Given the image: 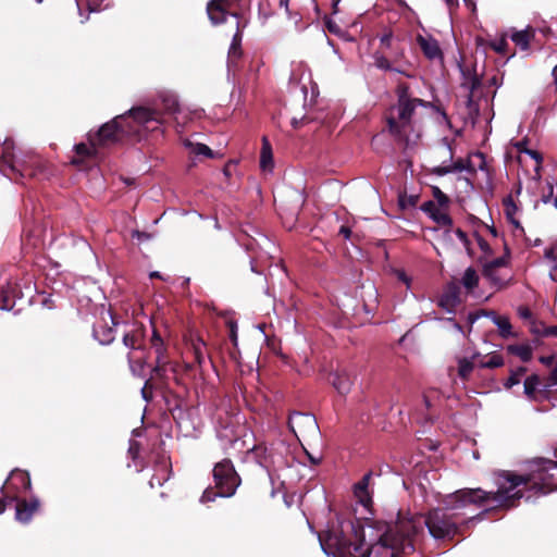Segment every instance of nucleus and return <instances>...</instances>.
Wrapping results in <instances>:
<instances>
[{"label": "nucleus", "instance_id": "obj_1", "mask_svg": "<svg viewBox=\"0 0 557 557\" xmlns=\"http://www.w3.org/2000/svg\"><path fill=\"white\" fill-rule=\"evenodd\" d=\"M416 530L413 517L391 525L364 516L337 519L319 540L329 557H401L414 553Z\"/></svg>", "mask_w": 557, "mask_h": 557}, {"label": "nucleus", "instance_id": "obj_2", "mask_svg": "<svg viewBox=\"0 0 557 557\" xmlns=\"http://www.w3.org/2000/svg\"><path fill=\"white\" fill-rule=\"evenodd\" d=\"M555 460L535 458L529 462L528 472L518 474L513 471H502L498 475V488L486 492L478 488H460L450 493L445 499L450 508H465L469 505L483 506L495 504L497 509H510L519 505L524 491L534 494H548L557 490V448Z\"/></svg>", "mask_w": 557, "mask_h": 557}, {"label": "nucleus", "instance_id": "obj_3", "mask_svg": "<svg viewBox=\"0 0 557 557\" xmlns=\"http://www.w3.org/2000/svg\"><path fill=\"white\" fill-rule=\"evenodd\" d=\"M124 120L125 117L116 116L111 122L104 124L96 134H90L88 145L85 143L76 145L72 163L82 165L81 171H92L98 160V147L106 146L116 140L117 132L126 135L132 134V129H126Z\"/></svg>", "mask_w": 557, "mask_h": 557}, {"label": "nucleus", "instance_id": "obj_4", "mask_svg": "<svg viewBox=\"0 0 557 557\" xmlns=\"http://www.w3.org/2000/svg\"><path fill=\"white\" fill-rule=\"evenodd\" d=\"M450 494L445 495V497L442 500V503L444 505V509L431 510L424 520V523H425L430 534L436 540H453L456 535H462L463 529L468 528L469 523L473 519L482 520L486 515H488L495 510H498L494 506L492 508L483 510L478 516L458 524L456 522L455 515H449L446 511V510H456L457 509V508H450V507L446 506L445 499Z\"/></svg>", "mask_w": 557, "mask_h": 557}, {"label": "nucleus", "instance_id": "obj_5", "mask_svg": "<svg viewBox=\"0 0 557 557\" xmlns=\"http://www.w3.org/2000/svg\"><path fill=\"white\" fill-rule=\"evenodd\" d=\"M416 102L407 98L406 92L399 94V101L388 115V125L393 134L399 139L409 140V136L413 133L411 119L414 114Z\"/></svg>", "mask_w": 557, "mask_h": 557}, {"label": "nucleus", "instance_id": "obj_6", "mask_svg": "<svg viewBox=\"0 0 557 557\" xmlns=\"http://www.w3.org/2000/svg\"><path fill=\"white\" fill-rule=\"evenodd\" d=\"M213 479L221 497L234 495L240 484V478L228 459H224L214 466Z\"/></svg>", "mask_w": 557, "mask_h": 557}, {"label": "nucleus", "instance_id": "obj_7", "mask_svg": "<svg viewBox=\"0 0 557 557\" xmlns=\"http://www.w3.org/2000/svg\"><path fill=\"white\" fill-rule=\"evenodd\" d=\"M432 193L435 201L429 200L420 206V210L424 211L438 225L450 227L453 219L446 212L449 206V198L436 186H432Z\"/></svg>", "mask_w": 557, "mask_h": 557}, {"label": "nucleus", "instance_id": "obj_8", "mask_svg": "<svg viewBox=\"0 0 557 557\" xmlns=\"http://www.w3.org/2000/svg\"><path fill=\"white\" fill-rule=\"evenodd\" d=\"M465 170H467L470 174H475L478 170L485 171V156L480 151L471 153L467 160L459 158L457 161L449 165L435 168L432 174H450L453 172H462Z\"/></svg>", "mask_w": 557, "mask_h": 557}, {"label": "nucleus", "instance_id": "obj_9", "mask_svg": "<svg viewBox=\"0 0 557 557\" xmlns=\"http://www.w3.org/2000/svg\"><path fill=\"white\" fill-rule=\"evenodd\" d=\"M30 478L27 472L13 470L2 486L5 500L12 503L17 500L20 495L30 488Z\"/></svg>", "mask_w": 557, "mask_h": 557}, {"label": "nucleus", "instance_id": "obj_10", "mask_svg": "<svg viewBox=\"0 0 557 557\" xmlns=\"http://www.w3.org/2000/svg\"><path fill=\"white\" fill-rule=\"evenodd\" d=\"M288 426L297 436L315 435L319 426L315 418L309 413L294 412L289 416Z\"/></svg>", "mask_w": 557, "mask_h": 557}, {"label": "nucleus", "instance_id": "obj_11", "mask_svg": "<svg viewBox=\"0 0 557 557\" xmlns=\"http://www.w3.org/2000/svg\"><path fill=\"white\" fill-rule=\"evenodd\" d=\"M515 147L519 153L518 162L523 171L528 174L532 170L539 174L543 161L542 154L539 151L528 149L527 140L516 143Z\"/></svg>", "mask_w": 557, "mask_h": 557}, {"label": "nucleus", "instance_id": "obj_12", "mask_svg": "<svg viewBox=\"0 0 557 557\" xmlns=\"http://www.w3.org/2000/svg\"><path fill=\"white\" fill-rule=\"evenodd\" d=\"M125 117L124 125L126 129H132V134L137 133L136 126L146 125L149 122H159L158 114L147 108L132 109L128 114L120 115Z\"/></svg>", "mask_w": 557, "mask_h": 557}, {"label": "nucleus", "instance_id": "obj_13", "mask_svg": "<svg viewBox=\"0 0 557 557\" xmlns=\"http://www.w3.org/2000/svg\"><path fill=\"white\" fill-rule=\"evenodd\" d=\"M373 473H366L357 483L354 484V496L357 503L363 507L368 513H372V481Z\"/></svg>", "mask_w": 557, "mask_h": 557}, {"label": "nucleus", "instance_id": "obj_14", "mask_svg": "<svg viewBox=\"0 0 557 557\" xmlns=\"http://www.w3.org/2000/svg\"><path fill=\"white\" fill-rule=\"evenodd\" d=\"M151 347L154 349L157 355L156 366L153 368V375L156 377L164 379L166 376L168 368L170 367L165 357V345L163 339L160 337L158 332L154 330L151 337Z\"/></svg>", "mask_w": 557, "mask_h": 557}, {"label": "nucleus", "instance_id": "obj_15", "mask_svg": "<svg viewBox=\"0 0 557 557\" xmlns=\"http://www.w3.org/2000/svg\"><path fill=\"white\" fill-rule=\"evenodd\" d=\"M22 297L20 285L16 281L9 280L0 287V309L11 311L14 308V300Z\"/></svg>", "mask_w": 557, "mask_h": 557}, {"label": "nucleus", "instance_id": "obj_16", "mask_svg": "<svg viewBox=\"0 0 557 557\" xmlns=\"http://www.w3.org/2000/svg\"><path fill=\"white\" fill-rule=\"evenodd\" d=\"M537 181V188L541 194V200L544 203L553 201L554 207L557 209V176H535Z\"/></svg>", "mask_w": 557, "mask_h": 557}, {"label": "nucleus", "instance_id": "obj_17", "mask_svg": "<svg viewBox=\"0 0 557 557\" xmlns=\"http://www.w3.org/2000/svg\"><path fill=\"white\" fill-rule=\"evenodd\" d=\"M420 50L428 60L444 66V53L436 39L432 37L424 38L420 35Z\"/></svg>", "mask_w": 557, "mask_h": 557}, {"label": "nucleus", "instance_id": "obj_18", "mask_svg": "<svg viewBox=\"0 0 557 557\" xmlns=\"http://www.w3.org/2000/svg\"><path fill=\"white\" fill-rule=\"evenodd\" d=\"M460 302V288L456 284H449L438 300V305L447 312H455Z\"/></svg>", "mask_w": 557, "mask_h": 557}, {"label": "nucleus", "instance_id": "obj_19", "mask_svg": "<svg viewBox=\"0 0 557 557\" xmlns=\"http://www.w3.org/2000/svg\"><path fill=\"white\" fill-rule=\"evenodd\" d=\"M16 502V519L21 522H28L33 515L39 508V500L37 498H32L29 502L15 500Z\"/></svg>", "mask_w": 557, "mask_h": 557}, {"label": "nucleus", "instance_id": "obj_20", "mask_svg": "<svg viewBox=\"0 0 557 557\" xmlns=\"http://www.w3.org/2000/svg\"><path fill=\"white\" fill-rule=\"evenodd\" d=\"M330 380L341 395H346L352 385V379L346 370L336 371L331 375Z\"/></svg>", "mask_w": 557, "mask_h": 557}, {"label": "nucleus", "instance_id": "obj_21", "mask_svg": "<svg viewBox=\"0 0 557 557\" xmlns=\"http://www.w3.org/2000/svg\"><path fill=\"white\" fill-rule=\"evenodd\" d=\"M461 73L463 77L467 79L466 82L462 83V87L469 89L467 103L469 109L471 110L473 107V92L481 86V78L475 73H471L469 70L466 69H461Z\"/></svg>", "mask_w": 557, "mask_h": 557}, {"label": "nucleus", "instance_id": "obj_22", "mask_svg": "<svg viewBox=\"0 0 557 557\" xmlns=\"http://www.w3.org/2000/svg\"><path fill=\"white\" fill-rule=\"evenodd\" d=\"M216 433L220 440L230 442L233 447L244 444V442L238 438V434L232 423H227L226 425L220 423L216 428Z\"/></svg>", "mask_w": 557, "mask_h": 557}, {"label": "nucleus", "instance_id": "obj_23", "mask_svg": "<svg viewBox=\"0 0 557 557\" xmlns=\"http://www.w3.org/2000/svg\"><path fill=\"white\" fill-rule=\"evenodd\" d=\"M144 332L139 326H134L123 336V343L133 350H139L143 347Z\"/></svg>", "mask_w": 557, "mask_h": 557}, {"label": "nucleus", "instance_id": "obj_24", "mask_svg": "<svg viewBox=\"0 0 557 557\" xmlns=\"http://www.w3.org/2000/svg\"><path fill=\"white\" fill-rule=\"evenodd\" d=\"M535 32L532 27H528L523 30H515L510 38L522 50H528L530 47L531 40L534 38Z\"/></svg>", "mask_w": 557, "mask_h": 557}, {"label": "nucleus", "instance_id": "obj_25", "mask_svg": "<svg viewBox=\"0 0 557 557\" xmlns=\"http://www.w3.org/2000/svg\"><path fill=\"white\" fill-rule=\"evenodd\" d=\"M510 250L507 246H505V253L502 257H498L492 261L486 262L483 265L482 274L483 276H492V271H497L499 268L507 267L509 263Z\"/></svg>", "mask_w": 557, "mask_h": 557}, {"label": "nucleus", "instance_id": "obj_26", "mask_svg": "<svg viewBox=\"0 0 557 557\" xmlns=\"http://www.w3.org/2000/svg\"><path fill=\"white\" fill-rule=\"evenodd\" d=\"M491 313L492 315H490V318H492V321L498 327L499 335L503 338L515 336V334L512 333V325L507 317L498 315L494 311H491Z\"/></svg>", "mask_w": 557, "mask_h": 557}, {"label": "nucleus", "instance_id": "obj_27", "mask_svg": "<svg viewBox=\"0 0 557 557\" xmlns=\"http://www.w3.org/2000/svg\"><path fill=\"white\" fill-rule=\"evenodd\" d=\"M530 332L541 337H557V325L547 326L544 322L533 320L530 325Z\"/></svg>", "mask_w": 557, "mask_h": 557}, {"label": "nucleus", "instance_id": "obj_28", "mask_svg": "<svg viewBox=\"0 0 557 557\" xmlns=\"http://www.w3.org/2000/svg\"><path fill=\"white\" fill-rule=\"evenodd\" d=\"M260 166L263 172H271L273 170L272 148L267 137L262 138Z\"/></svg>", "mask_w": 557, "mask_h": 557}, {"label": "nucleus", "instance_id": "obj_29", "mask_svg": "<svg viewBox=\"0 0 557 557\" xmlns=\"http://www.w3.org/2000/svg\"><path fill=\"white\" fill-rule=\"evenodd\" d=\"M185 147L188 149L189 154L195 157L215 158L216 154L205 144L186 140Z\"/></svg>", "mask_w": 557, "mask_h": 557}, {"label": "nucleus", "instance_id": "obj_30", "mask_svg": "<svg viewBox=\"0 0 557 557\" xmlns=\"http://www.w3.org/2000/svg\"><path fill=\"white\" fill-rule=\"evenodd\" d=\"M507 351L519 357L523 362H529L533 357L532 347L528 344L508 345Z\"/></svg>", "mask_w": 557, "mask_h": 557}, {"label": "nucleus", "instance_id": "obj_31", "mask_svg": "<svg viewBox=\"0 0 557 557\" xmlns=\"http://www.w3.org/2000/svg\"><path fill=\"white\" fill-rule=\"evenodd\" d=\"M399 348L403 349L408 356H416V334L413 330L408 331L400 339H399Z\"/></svg>", "mask_w": 557, "mask_h": 557}, {"label": "nucleus", "instance_id": "obj_32", "mask_svg": "<svg viewBox=\"0 0 557 557\" xmlns=\"http://www.w3.org/2000/svg\"><path fill=\"white\" fill-rule=\"evenodd\" d=\"M94 336L102 345L110 344L114 339L113 330L103 325L94 327Z\"/></svg>", "mask_w": 557, "mask_h": 557}, {"label": "nucleus", "instance_id": "obj_33", "mask_svg": "<svg viewBox=\"0 0 557 557\" xmlns=\"http://www.w3.org/2000/svg\"><path fill=\"white\" fill-rule=\"evenodd\" d=\"M461 283L468 292H472L478 286L479 275L472 267L465 271Z\"/></svg>", "mask_w": 557, "mask_h": 557}, {"label": "nucleus", "instance_id": "obj_34", "mask_svg": "<svg viewBox=\"0 0 557 557\" xmlns=\"http://www.w3.org/2000/svg\"><path fill=\"white\" fill-rule=\"evenodd\" d=\"M504 366V358L502 355L497 352H493L488 356H486L484 359H482L479 362L480 368L484 369H496Z\"/></svg>", "mask_w": 557, "mask_h": 557}, {"label": "nucleus", "instance_id": "obj_35", "mask_svg": "<svg viewBox=\"0 0 557 557\" xmlns=\"http://www.w3.org/2000/svg\"><path fill=\"white\" fill-rule=\"evenodd\" d=\"M540 384H541V379L537 374H532V375L528 376L524 380V394L529 398L535 399L536 389Z\"/></svg>", "mask_w": 557, "mask_h": 557}, {"label": "nucleus", "instance_id": "obj_36", "mask_svg": "<svg viewBox=\"0 0 557 557\" xmlns=\"http://www.w3.org/2000/svg\"><path fill=\"white\" fill-rule=\"evenodd\" d=\"M527 368L525 367H519L516 370L510 371L509 377L504 383L505 388L510 389L512 386L520 383L521 377L525 374Z\"/></svg>", "mask_w": 557, "mask_h": 557}, {"label": "nucleus", "instance_id": "obj_37", "mask_svg": "<svg viewBox=\"0 0 557 557\" xmlns=\"http://www.w3.org/2000/svg\"><path fill=\"white\" fill-rule=\"evenodd\" d=\"M474 364L472 361L463 358L458 362V374L462 380H468L473 371Z\"/></svg>", "mask_w": 557, "mask_h": 557}, {"label": "nucleus", "instance_id": "obj_38", "mask_svg": "<svg viewBox=\"0 0 557 557\" xmlns=\"http://www.w3.org/2000/svg\"><path fill=\"white\" fill-rule=\"evenodd\" d=\"M417 202H418V196H416V195L407 196L406 194H400L398 197V205L403 211H406L409 209H414L417 206Z\"/></svg>", "mask_w": 557, "mask_h": 557}, {"label": "nucleus", "instance_id": "obj_39", "mask_svg": "<svg viewBox=\"0 0 557 557\" xmlns=\"http://www.w3.org/2000/svg\"><path fill=\"white\" fill-rule=\"evenodd\" d=\"M490 47L499 54H506L508 51L507 35L503 34L499 39L491 41Z\"/></svg>", "mask_w": 557, "mask_h": 557}, {"label": "nucleus", "instance_id": "obj_40", "mask_svg": "<svg viewBox=\"0 0 557 557\" xmlns=\"http://www.w3.org/2000/svg\"><path fill=\"white\" fill-rule=\"evenodd\" d=\"M505 215H516L518 207L512 198V195H508L503 200Z\"/></svg>", "mask_w": 557, "mask_h": 557}, {"label": "nucleus", "instance_id": "obj_41", "mask_svg": "<svg viewBox=\"0 0 557 557\" xmlns=\"http://www.w3.org/2000/svg\"><path fill=\"white\" fill-rule=\"evenodd\" d=\"M193 347H194L195 359L198 362V364H201L205 360L203 350H202V348L205 347V343L202 342V339L198 338L196 342H194Z\"/></svg>", "mask_w": 557, "mask_h": 557}, {"label": "nucleus", "instance_id": "obj_42", "mask_svg": "<svg viewBox=\"0 0 557 557\" xmlns=\"http://www.w3.org/2000/svg\"><path fill=\"white\" fill-rule=\"evenodd\" d=\"M492 315L491 311H487V310H484V309H481V310H476V311H473V312H470L467 317V321L468 323L470 324V326H472V324L478 320L480 319L481 317H490Z\"/></svg>", "mask_w": 557, "mask_h": 557}, {"label": "nucleus", "instance_id": "obj_43", "mask_svg": "<svg viewBox=\"0 0 557 557\" xmlns=\"http://www.w3.org/2000/svg\"><path fill=\"white\" fill-rule=\"evenodd\" d=\"M164 107L169 112H176L178 110V101L175 96H168L163 99Z\"/></svg>", "mask_w": 557, "mask_h": 557}, {"label": "nucleus", "instance_id": "obj_44", "mask_svg": "<svg viewBox=\"0 0 557 557\" xmlns=\"http://www.w3.org/2000/svg\"><path fill=\"white\" fill-rule=\"evenodd\" d=\"M517 313H518L519 318H521L522 320L530 321V324L534 320L533 319V313H532L531 309L528 306H519L518 310H517Z\"/></svg>", "mask_w": 557, "mask_h": 557}, {"label": "nucleus", "instance_id": "obj_45", "mask_svg": "<svg viewBox=\"0 0 557 557\" xmlns=\"http://www.w3.org/2000/svg\"><path fill=\"white\" fill-rule=\"evenodd\" d=\"M218 496H221L220 493H219V490L213 491L212 488H207L203 493H202V496L200 498V502L201 503H209V502H213L215 499V497Z\"/></svg>", "mask_w": 557, "mask_h": 557}, {"label": "nucleus", "instance_id": "obj_46", "mask_svg": "<svg viewBox=\"0 0 557 557\" xmlns=\"http://www.w3.org/2000/svg\"><path fill=\"white\" fill-rule=\"evenodd\" d=\"M437 446H438V443L433 442L430 438H424V440L420 438V456L422 455V449L436 450Z\"/></svg>", "mask_w": 557, "mask_h": 557}, {"label": "nucleus", "instance_id": "obj_47", "mask_svg": "<svg viewBox=\"0 0 557 557\" xmlns=\"http://www.w3.org/2000/svg\"><path fill=\"white\" fill-rule=\"evenodd\" d=\"M476 242L480 247V249L487 256H491L493 253V250L490 246V244L479 234H476Z\"/></svg>", "mask_w": 557, "mask_h": 557}, {"label": "nucleus", "instance_id": "obj_48", "mask_svg": "<svg viewBox=\"0 0 557 557\" xmlns=\"http://www.w3.org/2000/svg\"><path fill=\"white\" fill-rule=\"evenodd\" d=\"M544 257L547 260H549L550 262H553L554 264H556V261H557L556 247L555 246L546 247L544 249ZM554 268H556V265H554Z\"/></svg>", "mask_w": 557, "mask_h": 557}, {"label": "nucleus", "instance_id": "obj_49", "mask_svg": "<svg viewBox=\"0 0 557 557\" xmlns=\"http://www.w3.org/2000/svg\"><path fill=\"white\" fill-rule=\"evenodd\" d=\"M419 103H420V107H430V108H434L437 112H440L444 117H446V114L445 112L442 110V107H441V103L438 101H435V102H431V101H425L423 99H420L419 100Z\"/></svg>", "mask_w": 557, "mask_h": 557}, {"label": "nucleus", "instance_id": "obj_50", "mask_svg": "<svg viewBox=\"0 0 557 557\" xmlns=\"http://www.w3.org/2000/svg\"><path fill=\"white\" fill-rule=\"evenodd\" d=\"M227 325L230 329V338L233 342V344L236 346L237 345V324L235 321L228 320Z\"/></svg>", "mask_w": 557, "mask_h": 557}, {"label": "nucleus", "instance_id": "obj_51", "mask_svg": "<svg viewBox=\"0 0 557 557\" xmlns=\"http://www.w3.org/2000/svg\"><path fill=\"white\" fill-rule=\"evenodd\" d=\"M492 274H493L492 276H485V277L487 280H490L493 285H495L499 288L506 286V281L497 275V271H492Z\"/></svg>", "mask_w": 557, "mask_h": 557}, {"label": "nucleus", "instance_id": "obj_52", "mask_svg": "<svg viewBox=\"0 0 557 557\" xmlns=\"http://www.w3.org/2000/svg\"><path fill=\"white\" fill-rule=\"evenodd\" d=\"M128 362H129L131 369L134 373H136L135 364H138L139 367L143 366L141 357H137L135 354L128 355Z\"/></svg>", "mask_w": 557, "mask_h": 557}, {"label": "nucleus", "instance_id": "obj_53", "mask_svg": "<svg viewBox=\"0 0 557 557\" xmlns=\"http://www.w3.org/2000/svg\"><path fill=\"white\" fill-rule=\"evenodd\" d=\"M168 478H169V475H162V476L153 475L151 478V480L149 481V484L151 487H154L156 485L161 486L163 484V482L168 480Z\"/></svg>", "mask_w": 557, "mask_h": 557}, {"label": "nucleus", "instance_id": "obj_54", "mask_svg": "<svg viewBox=\"0 0 557 557\" xmlns=\"http://www.w3.org/2000/svg\"><path fill=\"white\" fill-rule=\"evenodd\" d=\"M139 451V444L136 441L129 442L128 454L135 459Z\"/></svg>", "mask_w": 557, "mask_h": 557}, {"label": "nucleus", "instance_id": "obj_55", "mask_svg": "<svg viewBox=\"0 0 557 557\" xmlns=\"http://www.w3.org/2000/svg\"><path fill=\"white\" fill-rule=\"evenodd\" d=\"M547 385L548 386L557 385V362H556V366L554 367V369L549 373Z\"/></svg>", "mask_w": 557, "mask_h": 557}, {"label": "nucleus", "instance_id": "obj_56", "mask_svg": "<svg viewBox=\"0 0 557 557\" xmlns=\"http://www.w3.org/2000/svg\"><path fill=\"white\" fill-rule=\"evenodd\" d=\"M150 388H151L150 383H149V381H147L145 383V386L141 388V395L145 400H149L152 397Z\"/></svg>", "mask_w": 557, "mask_h": 557}, {"label": "nucleus", "instance_id": "obj_57", "mask_svg": "<svg viewBox=\"0 0 557 557\" xmlns=\"http://www.w3.org/2000/svg\"><path fill=\"white\" fill-rule=\"evenodd\" d=\"M455 233H456L457 237H458V238H459V239H460V240H461L466 246H468V244H469V239H468L467 233H466V232H463L461 228H457Z\"/></svg>", "mask_w": 557, "mask_h": 557}, {"label": "nucleus", "instance_id": "obj_58", "mask_svg": "<svg viewBox=\"0 0 557 557\" xmlns=\"http://www.w3.org/2000/svg\"><path fill=\"white\" fill-rule=\"evenodd\" d=\"M554 360H555V357L553 355L540 357V362L543 363L546 367L552 366Z\"/></svg>", "mask_w": 557, "mask_h": 557}, {"label": "nucleus", "instance_id": "obj_59", "mask_svg": "<svg viewBox=\"0 0 557 557\" xmlns=\"http://www.w3.org/2000/svg\"><path fill=\"white\" fill-rule=\"evenodd\" d=\"M397 276L406 286H409L410 278L404 271H397Z\"/></svg>", "mask_w": 557, "mask_h": 557}, {"label": "nucleus", "instance_id": "obj_60", "mask_svg": "<svg viewBox=\"0 0 557 557\" xmlns=\"http://www.w3.org/2000/svg\"><path fill=\"white\" fill-rule=\"evenodd\" d=\"M445 3L447 4V7L449 8V10H456L458 7H459V1L458 0H444Z\"/></svg>", "mask_w": 557, "mask_h": 557}, {"label": "nucleus", "instance_id": "obj_61", "mask_svg": "<svg viewBox=\"0 0 557 557\" xmlns=\"http://www.w3.org/2000/svg\"><path fill=\"white\" fill-rule=\"evenodd\" d=\"M350 228L347 227V226H342L341 230H339V234L343 235L345 238H349L350 237Z\"/></svg>", "mask_w": 557, "mask_h": 557}, {"label": "nucleus", "instance_id": "obj_62", "mask_svg": "<svg viewBox=\"0 0 557 557\" xmlns=\"http://www.w3.org/2000/svg\"><path fill=\"white\" fill-rule=\"evenodd\" d=\"M326 25H327V28L330 32L336 33V34L339 32L337 25L334 24L333 22L329 21Z\"/></svg>", "mask_w": 557, "mask_h": 557}, {"label": "nucleus", "instance_id": "obj_63", "mask_svg": "<svg viewBox=\"0 0 557 557\" xmlns=\"http://www.w3.org/2000/svg\"><path fill=\"white\" fill-rule=\"evenodd\" d=\"M87 5L89 7L90 11L97 10V2L96 0H86Z\"/></svg>", "mask_w": 557, "mask_h": 557}, {"label": "nucleus", "instance_id": "obj_64", "mask_svg": "<svg viewBox=\"0 0 557 557\" xmlns=\"http://www.w3.org/2000/svg\"><path fill=\"white\" fill-rule=\"evenodd\" d=\"M521 190H522V185H521V182L518 181L515 185V188H513V191L516 195H520L521 194Z\"/></svg>", "mask_w": 557, "mask_h": 557}]
</instances>
